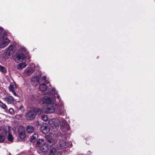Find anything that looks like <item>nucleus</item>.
Returning <instances> with one entry per match:
<instances>
[{"label":"nucleus","mask_w":155,"mask_h":155,"mask_svg":"<svg viewBox=\"0 0 155 155\" xmlns=\"http://www.w3.org/2000/svg\"><path fill=\"white\" fill-rule=\"evenodd\" d=\"M55 101V97L54 96H52L51 97L46 96L41 98L40 99L39 102L41 104L54 105Z\"/></svg>","instance_id":"obj_1"},{"label":"nucleus","mask_w":155,"mask_h":155,"mask_svg":"<svg viewBox=\"0 0 155 155\" xmlns=\"http://www.w3.org/2000/svg\"><path fill=\"white\" fill-rule=\"evenodd\" d=\"M55 113L58 114L64 115L65 113V110L61 103L60 102L58 104L55 105Z\"/></svg>","instance_id":"obj_2"},{"label":"nucleus","mask_w":155,"mask_h":155,"mask_svg":"<svg viewBox=\"0 0 155 155\" xmlns=\"http://www.w3.org/2000/svg\"><path fill=\"white\" fill-rule=\"evenodd\" d=\"M36 116L35 112L33 108H31L30 110L27 112L25 115V118L28 120H31L34 119Z\"/></svg>","instance_id":"obj_3"},{"label":"nucleus","mask_w":155,"mask_h":155,"mask_svg":"<svg viewBox=\"0 0 155 155\" xmlns=\"http://www.w3.org/2000/svg\"><path fill=\"white\" fill-rule=\"evenodd\" d=\"M25 57V55L22 53H16L13 56L14 60L15 61L18 63L19 62L21 59L23 60Z\"/></svg>","instance_id":"obj_4"},{"label":"nucleus","mask_w":155,"mask_h":155,"mask_svg":"<svg viewBox=\"0 0 155 155\" xmlns=\"http://www.w3.org/2000/svg\"><path fill=\"white\" fill-rule=\"evenodd\" d=\"M18 132L20 138L24 139L25 137V130L23 126L20 125L18 128Z\"/></svg>","instance_id":"obj_5"},{"label":"nucleus","mask_w":155,"mask_h":155,"mask_svg":"<svg viewBox=\"0 0 155 155\" xmlns=\"http://www.w3.org/2000/svg\"><path fill=\"white\" fill-rule=\"evenodd\" d=\"M71 146L72 144L71 143H66L65 141L63 140L59 142V145H58V148L59 149H61L64 147H71Z\"/></svg>","instance_id":"obj_6"},{"label":"nucleus","mask_w":155,"mask_h":155,"mask_svg":"<svg viewBox=\"0 0 155 155\" xmlns=\"http://www.w3.org/2000/svg\"><path fill=\"white\" fill-rule=\"evenodd\" d=\"M3 35L2 38V40L0 41V48H3L8 44L9 42V40L6 38L4 37Z\"/></svg>","instance_id":"obj_7"},{"label":"nucleus","mask_w":155,"mask_h":155,"mask_svg":"<svg viewBox=\"0 0 155 155\" xmlns=\"http://www.w3.org/2000/svg\"><path fill=\"white\" fill-rule=\"evenodd\" d=\"M49 123L50 126L54 130H57L58 129V124L55 120L53 119L49 120Z\"/></svg>","instance_id":"obj_8"},{"label":"nucleus","mask_w":155,"mask_h":155,"mask_svg":"<svg viewBox=\"0 0 155 155\" xmlns=\"http://www.w3.org/2000/svg\"><path fill=\"white\" fill-rule=\"evenodd\" d=\"M5 135L8 137V140L9 141L12 142L13 140V137L9 133L10 128L8 127H5Z\"/></svg>","instance_id":"obj_9"},{"label":"nucleus","mask_w":155,"mask_h":155,"mask_svg":"<svg viewBox=\"0 0 155 155\" xmlns=\"http://www.w3.org/2000/svg\"><path fill=\"white\" fill-rule=\"evenodd\" d=\"M54 105L49 104L47 105L45 110V112L47 113H53L54 112H55V107H53Z\"/></svg>","instance_id":"obj_10"},{"label":"nucleus","mask_w":155,"mask_h":155,"mask_svg":"<svg viewBox=\"0 0 155 155\" xmlns=\"http://www.w3.org/2000/svg\"><path fill=\"white\" fill-rule=\"evenodd\" d=\"M5 127H0V142H2L4 141L5 135Z\"/></svg>","instance_id":"obj_11"},{"label":"nucleus","mask_w":155,"mask_h":155,"mask_svg":"<svg viewBox=\"0 0 155 155\" xmlns=\"http://www.w3.org/2000/svg\"><path fill=\"white\" fill-rule=\"evenodd\" d=\"M13 50V48L12 46H9L6 49V52L4 55V57L5 59L8 58L10 56V51Z\"/></svg>","instance_id":"obj_12"},{"label":"nucleus","mask_w":155,"mask_h":155,"mask_svg":"<svg viewBox=\"0 0 155 155\" xmlns=\"http://www.w3.org/2000/svg\"><path fill=\"white\" fill-rule=\"evenodd\" d=\"M39 89L41 91L43 92L42 93L44 94L46 92V91L48 90V88L45 84L43 83L41 84L39 87Z\"/></svg>","instance_id":"obj_13"},{"label":"nucleus","mask_w":155,"mask_h":155,"mask_svg":"<svg viewBox=\"0 0 155 155\" xmlns=\"http://www.w3.org/2000/svg\"><path fill=\"white\" fill-rule=\"evenodd\" d=\"M40 131L44 134H46L49 131V129L46 125L43 124L40 128Z\"/></svg>","instance_id":"obj_14"},{"label":"nucleus","mask_w":155,"mask_h":155,"mask_svg":"<svg viewBox=\"0 0 155 155\" xmlns=\"http://www.w3.org/2000/svg\"><path fill=\"white\" fill-rule=\"evenodd\" d=\"M33 72L34 70L32 68H27L25 71L24 72V74L25 76H27L31 74Z\"/></svg>","instance_id":"obj_15"},{"label":"nucleus","mask_w":155,"mask_h":155,"mask_svg":"<svg viewBox=\"0 0 155 155\" xmlns=\"http://www.w3.org/2000/svg\"><path fill=\"white\" fill-rule=\"evenodd\" d=\"M38 148L43 152L46 151L48 149V147L47 146V145L45 143L41 145V146L38 147Z\"/></svg>","instance_id":"obj_16"},{"label":"nucleus","mask_w":155,"mask_h":155,"mask_svg":"<svg viewBox=\"0 0 155 155\" xmlns=\"http://www.w3.org/2000/svg\"><path fill=\"white\" fill-rule=\"evenodd\" d=\"M5 100L8 104H11V102H13L14 101L13 98L11 96H9L5 98Z\"/></svg>","instance_id":"obj_17"},{"label":"nucleus","mask_w":155,"mask_h":155,"mask_svg":"<svg viewBox=\"0 0 155 155\" xmlns=\"http://www.w3.org/2000/svg\"><path fill=\"white\" fill-rule=\"evenodd\" d=\"M26 130L28 133L31 134L34 131V128L33 126L28 125L27 126Z\"/></svg>","instance_id":"obj_18"},{"label":"nucleus","mask_w":155,"mask_h":155,"mask_svg":"<svg viewBox=\"0 0 155 155\" xmlns=\"http://www.w3.org/2000/svg\"><path fill=\"white\" fill-rule=\"evenodd\" d=\"M56 93L55 90L54 88H52L51 90L50 88H48V90L46 91V92L45 94H54Z\"/></svg>","instance_id":"obj_19"},{"label":"nucleus","mask_w":155,"mask_h":155,"mask_svg":"<svg viewBox=\"0 0 155 155\" xmlns=\"http://www.w3.org/2000/svg\"><path fill=\"white\" fill-rule=\"evenodd\" d=\"M38 135L37 133H35L31 137L30 140L32 142H35L36 139L38 138Z\"/></svg>","instance_id":"obj_20"},{"label":"nucleus","mask_w":155,"mask_h":155,"mask_svg":"<svg viewBox=\"0 0 155 155\" xmlns=\"http://www.w3.org/2000/svg\"><path fill=\"white\" fill-rule=\"evenodd\" d=\"M33 108L34 109L35 112L36 114V113H37L38 114H40L42 113L45 112V110H41L37 108Z\"/></svg>","instance_id":"obj_21"},{"label":"nucleus","mask_w":155,"mask_h":155,"mask_svg":"<svg viewBox=\"0 0 155 155\" xmlns=\"http://www.w3.org/2000/svg\"><path fill=\"white\" fill-rule=\"evenodd\" d=\"M45 143L44 139H39L37 142V147L41 146V145Z\"/></svg>","instance_id":"obj_22"},{"label":"nucleus","mask_w":155,"mask_h":155,"mask_svg":"<svg viewBox=\"0 0 155 155\" xmlns=\"http://www.w3.org/2000/svg\"><path fill=\"white\" fill-rule=\"evenodd\" d=\"M26 66L25 63L24 62L21 63L19 64L17 66V68L18 69H21L24 68Z\"/></svg>","instance_id":"obj_23"},{"label":"nucleus","mask_w":155,"mask_h":155,"mask_svg":"<svg viewBox=\"0 0 155 155\" xmlns=\"http://www.w3.org/2000/svg\"><path fill=\"white\" fill-rule=\"evenodd\" d=\"M57 152L56 149L53 148L50 150L49 155H57Z\"/></svg>","instance_id":"obj_24"},{"label":"nucleus","mask_w":155,"mask_h":155,"mask_svg":"<svg viewBox=\"0 0 155 155\" xmlns=\"http://www.w3.org/2000/svg\"><path fill=\"white\" fill-rule=\"evenodd\" d=\"M66 124V121L64 120H62L59 122V124L61 127H64Z\"/></svg>","instance_id":"obj_25"},{"label":"nucleus","mask_w":155,"mask_h":155,"mask_svg":"<svg viewBox=\"0 0 155 155\" xmlns=\"http://www.w3.org/2000/svg\"><path fill=\"white\" fill-rule=\"evenodd\" d=\"M31 80L32 82H38L39 81V79L37 76H33L31 78Z\"/></svg>","instance_id":"obj_26"},{"label":"nucleus","mask_w":155,"mask_h":155,"mask_svg":"<svg viewBox=\"0 0 155 155\" xmlns=\"http://www.w3.org/2000/svg\"><path fill=\"white\" fill-rule=\"evenodd\" d=\"M47 140L49 143V144L48 143V144L49 146H51L53 145L54 142L51 139L49 138V139H48Z\"/></svg>","instance_id":"obj_27"},{"label":"nucleus","mask_w":155,"mask_h":155,"mask_svg":"<svg viewBox=\"0 0 155 155\" xmlns=\"http://www.w3.org/2000/svg\"><path fill=\"white\" fill-rule=\"evenodd\" d=\"M0 71L3 72V73H5L6 71V70L5 68V67L3 66L0 65Z\"/></svg>","instance_id":"obj_28"},{"label":"nucleus","mask_w":155,"mask_h":155,"mask_svg":"<svg viewBox=\"0 0 155 155\" xmlns=\"http://www.w3.org/2000/svg\"><path fill=\"white\" fill-rule=\"evenodd\" d=\"M41 119L45 121H46L48 120L47 116L45 115H43L41 116Z\"/></svg>","instance_id":"obj_29"},{"label":"nucleus","mask_w":155,"mask_h":155,"mask_svg":"<svg viewBox=\"0 0 155 155\" xmlns=\"http://www.w3.org/2000/svg\"><path fill=\"white\" fill-rule=\"evenodd\" d=\"M0 105L2 108L4 109H6L7 106L5 105V104H3L2 102H0Z\"/></svg>","instance_id":"obj_30"},{"label":"nucleus","mask_w":155,"mask_h":155,"mask_svg":"<svg viewBox=\"0 0 155 155\" xmlns=\"http://www.w3.org/2000/svg\"><path fill=\"white\" fill-rule=\"evenodd\" d=\"M15 87H16V86L15 85L12 86L10 85V86L8 87V89L10 91L12 92V90H14L13 89Z\"/></svg>","instance_id":"obj_31"},{"label":"nucleus","mask_w":155,"mask_h":155,"mask_svg":"<svg viewBox=\"0 0 155 155\" xmlns=\"http://www.w3.org/2000/svg\"><path fill=\"white\" fill-rule=\"evenodd\" d=\"M9 113L10 114H13L14 113V111L12 108H10L9 109Z\"/></svg>","instance_id":"obj_32"},{"label":"nucleus","mask_w":155,"mask_h":155,"mask_svg":"<svg viewBox=\"0 0 155 155\" xmlns=\"http://www.w3.org/2000/svg\"><path fill=\"white\" fill-rule=\"evenodd\" d=\"M19 110L21 111H23L24 110V107L22 106H21L19 108Z\"/></svg>","instance_id":"obj_33"},{"label":"nucleus","mask_w":155,"mask_h":155,"mask_svg":"<svg viewBox=\"0 0 155 155\" xmlns=\"http://www.w3.org/2000/svg\"><path fill=\"white\" fill-rule=\"evenodd\" d=\"M3 31V29L2 28H0V36H2V32Z\"/></svg>","instance_id":"obj_34"},{"label":"nucleus","mask_w":155,"mask_h":155,"mask_svg":"<svg viewBox=\"0 0 155 155\" xmlns=\"http://www.w3.org/2000/svg\"><path fill=\"white\" fill-rule=\"evenodd\" d=\"M15 96H17V95L16 93L15 92L14 90H12V92H11Z\"/></svg>","instance_id":"obj_35"},{"label":"nucleus","mask_w":155,"mask_h":155,"mask_svg":"<svg viewBox=\"0 0 155 155\" xmlns=\"http://www.w3.org/2000/svg\"><path fill=\"white\" fill-rule=\"evenodd\" d=\"M57 98L59 100V101H60V96L58 95H57Z\"/></svg>","instance_id":"obj_36"},{"label":"nucleus","mask_w":155,"mask_h":155,"mask_svg":"<svg viewBox=\"0 0 155 155\" xmlns=\"http://www.w3.org/2000/svg\"><path fill=\"white\" fill-rule=\"evenodd\" d=\"M45 82L47 84H48L50 83L49 82V81H45Z\"/></svg>","instance_id":"obj_37"},{"label":"nucleus","mask_w":155,"mask_h":155,"mask_svg":"<svg viewBox=\"0 0 155 155\" xmlns=\"http://www.w3.org/2000/svg\"><path fill=\"white\" fill-rule=\"evenodd\" d=\"M20 117L19 115H17L16 116V118L17 119H18Z\"/></svg>","instance_id":"obj_38"},{"label":"nucleus","mask_w":155,"mask_h":155,"mask_svg":"<svg viewBox=\"0 0 155 155\" xmlns=\"http://www.w3.org/2000/svg\"><path fill=\"white\" fill-rule=\"evenodd\" d=\"M43 79H45V77L43 76Z\"/></svg>","instance_id":"obj_39"}]
</instances>
